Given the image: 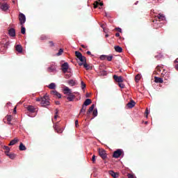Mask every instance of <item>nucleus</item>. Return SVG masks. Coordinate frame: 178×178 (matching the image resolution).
I'll return each instance as SVG.
<instances>
[{
	"label": "nucleus",
	"mask_w": 178,
	"mask_h": 178,
	"mask_svg": "<svg viewBox=\"0 0 178 178\" xmlns=\"http://www.w3.org/2000/svg\"><path fill=\"white\" fill-rule=\"evenodd\" d=\"M62 54H63V49H60L58 52L57 53V56H60V55H62Z\"/></svg>",
	"instance_id": "obj_42"
},
{
	"label": "nucleus",
	"mask_w": 178,
	"mask_h": 178,
	"mask_svg": "<svg viewBox=\"0 0 178 178\" xmlns=\"http://www.w3.org/2000/svg\"><path fill=\"white\" fill-rule=\"evenodd\" d=\"M159 56V58H162V56H162V54H159V56Z\"/></svg>",
	"instance_id": "obj_59"
},
{
	"label": "nucleus",
	"mask_w": 178,
	"mask_h": 178,
	"mask_svg": "<svg viewBox=\"0 0 178 178\" xmlns=\"http://www.w3.org/2000/svg\"><path fill=\"white\" fill-rule=\"evenodd\" d=\"M175 63H178V58H177V59L175 60Z\"/></svg>",
	"instance_id": "obj_63"
},
{
	"label": "nucleus",
	"mask_w": 178,
	"mask_h": 178,
	"mask_svg": "<svg viewBox=\"0 0 178 178\" xmlns=\"http://www.w3.org/2000/svg\"><path fill=\"white\" fill-rule=\"evenodd\" d=\"M102 74L105 75L106 74V72H105L104 70L102 71Z\"/></svg>",
	"instance_id": "obj_62"
},
{
	"label": "nucleus",
	"mask_w": 178,
	"mask_h": 178,
	"mask_svg": "<svg viewBox=\"0 0 178 178\" xmlns=\"http://www.w3.org/2000/svg\"><path fill=\"white\" fill-rule=\"evenodd\" d=\"M74 98H76V95H73V93H71L70 95H68L67 99L72 102L74 100Z\"/></svg>",
	"instance_id": "obj_24"
},
{
	"label": "nucleus",
	"mask_w": 178,
	"mask_h": 178,
	"mask_svg": "<svg viewBox=\"0 0 178 178\" xmlns=\"http://www.w3.org/2000/svg\"><path fill=\"white\" fill-rule=\"evenodd\" d=\"M115 30L118 31L119 33H122V29L120 28H116Z\"/></svg>",
	"instance_id": "obj_50"
},
{
	"label": "nucleus",
	"mask_w": 178,
	"mask_h": 178,
	"mask_svg": "<svg viewBox=\"0 0 178 178\" xmlns=\"http://www.w3.org/2000/svg\"><path fill=\"white\" fill-rule=\"evenodd\" d=\"M25 108L27 109V111H29V112H31V113H35V112H38V108L31 105H29Z\"/></svg>",
	"instance_id": "obj_8"
},
{
	"label": "nucleus",
	"mask_w": 178,
	"mask_h": 178,
	"mask_svg": "<svg viewBox=\"0 0 178 178\" xmlns=\"http://www.w3.org/2000/svg\"><path fill=\"white\" fill-rule=\"evenodd\" d=\"M99 5H100L101 6H104V3L103 2L99 3V1H95L93 3L94 9H97Z\"/></svg>",
	"instance_id": "obj_25"
},
{
	"label": "nucleus",
	"mask_w": 178,
	"mask_h": 178,
	"mask_svg": "<svg viewBox=\"0 0 178 178\" xmlns=\"http://www.w3.org/2000/svg\"><path fill=\"white\" fill-rule=\"evenodd\" d=\"M140 79H141V75L137 74V75L135 76V81H136V83H138V81H140Z\"/></svg>",
	"instance_id": "obj_37"
},
{
	"label": "nucleus",
	"mask_w": 178,
	"mask_h": 178,
	"mask_svg": "<svg viewBox=\"0 0 178 178\" xmlns=\"http://www.w3.org/2000/svg\"><path fill=\"white\" fill-rule=\"evenodd\" d=\"M94 108H95V105L92 104L89 109L88 110L87 113H86V116H90L91 112H93L94 111Z\"/></svg>",
	"instance_id": "obj_22"
},
{
	"label": "nucleus",
	"mask_w": 178,
	"mask_h": 178,
	"mask_svg": "<svg viewBox=\"0 0 178 178\" xmlns=\"http://www.w3.org/2000/svg\"><path fill=\"white\" fill-rule=\"evenodd\" d=\"M26 149H27L26 146L24 145H23V143H21L19 144V151H26Z\"/></svg>",
	"instance_id": "obj_35"
},
{
	"label": "nucleus",
	"mask_w": 178,
	"mask_h": 178,
	"mask_svg": "<svg viewBox=\"0 0 178 178\" xmlns=\"http://www.w3.org/2000/svg\"><path fill=\"white\" fill-rule=\"evenodd\" d=\"M21 33L22 34H26V28L24 25H21Z\"/></svg>",
	"instance_id": "obj_38"
},
{
	"label": "nucleus",
	"mask_w": 178,
	"mask_h": 178,
	"mask_svg": "<svg viewBox=\"0 0 178 178\" xmlns=\"http://www.w3.org/2000/svg\"><path fill=\"white\" fill-rule=\"evenodd\" d=\"M113 58V56H100V59L102 60H105V59H106L107 60H108V62H111V60H112Z\"/></svg>",
	"instance_id": "obj_14"
},
{
	"label": "nucleus",
	"mask_w": 178,
	"mask_h": 178,
	"mask_svg": "<svg viewBox=\"0 0 178 178\" xmlns=\"http://www.w3.org/2000/svg\"><path fill=\"white\" fill-rule=\"evenodd\" d=\"M127 177L128 178H134V175H133L132 174H128Z\"/></svg>",
	"instance_id": "obj_48"
},
{
	"label": "nucleus",
	"mask_w": 178,
	"mask_h": 178,
	"mask_svg": "<svg viewBox=\"0 0 178 178\" xmlns=\"http://www.w3.org/2000/svg\"><path fill=\"white\" fill-rule=\"evenodd\" d=\"M53 123H54L53 127L55 131H56V133H58L59 134H60L61 133H63V129L60 128V124H59V122H57L56 123L53 122Z\"/></svg>",
	"instance_id": "obj_2"
},
{
	"label": "nucleus",
	"mask_w": 178,
	"mask_h": 178,
	"mask_svg": "<svg viewBox=\"0 0 178 178\" xmlns=\"http://www.w3.org/2000/svg\"><path fill=\"white\" fill-rule=\"evenodd\" d=\"M63 93L65 95H70V94H72V89L69 88L67 86H65L63 89Z\"/></svg>",
	"instance_id": "obj_15"
},
{
	"label": "nucleus",
	"mask_w": 178,
	"mask_h": 178,
	"mask_svg": "<svg viewBox=\"0 0 178 178\" xmlns=\"http://www.w3.org/2000/svg\"><path fill=\"white\" fill-rule=\"evenodd\" d=\"M98 152L99 156H101V158L103 159L104 160H105L106 158H108V156H106V151H105V149H99Z\"/></svg>",
	"instance_id": "obj_7"
},
{
	"label": "nucleus",
	"mask_w": 178,
	"mask_h": 178,
	"mask_svg": "<svg viewBox=\"0 0 178 178\" xmlns=\"http://www.w3.org/2000/svg\"><path fill=\"white\" fill-rule=\"evenodd\" d=\"M60 104V102H59V101L56 102V105H59Z\"/></svg>",
	"instance_id": "obj_57"
},
{
	"label": "nucleus",
	"mask_w": 178,
	"mask_h": 178,
	"mask_svg": "<svg viewBox=\"0 0 178 178\" xmlns=\"http://www.w3.org/2000/svg\"><path fill=\"white\" fill-rule=\"evenodd\" d=\"M6 118L7 119L8 124H12V123H10V122H12V115H7Z\"/></svg>",
	"instance_id": "obj_36"
},
{
	"label": "nucleus",
	"mask_w": 178,
	"mask_h": 178,
	"mask_svg": "<svg viewBox=\"0 0 178 178\" xmlns=\"http://www.w3.org/2000/svg\"><path fill=\"white\" fill-rule=\"evenodd\" d=\"M48 88H49L50 90H55V88H56V84H55V83H51L48 86Z\"/></svg>",
	"instance_id": "obj_31"
},
{
	"label": "nucleus",
	"mask_w": 178,
	"mask_h": 178,
	"mask_svg": "<svg viewBox=\"0 0 178 178\" xmlns=\"http://www.w3.org/2000/svg\"><path fill=\"white\" fill-rule=\"evenodd\" d=\"M153 23H154V27H155V29H159V27H162V23H161V21L154 19L153 20Z\"/></svg>",
	"instance_id": "obj_10"
},
{
	"label": "nucleus",
	"mask_w": 178,
	"mask_h": 178,
	"mask_svg": "<svg viewBox=\"0 0 178 178\" xmlns=\"http://www.w3.org/2000/svg\"><path fill=\"white\" fill-rule=\"evenodd\" d=\"M175 69L177 70L178 72V64L175 65Z\"/></svg>",
	"instance_id": "obj_58"
},
{
	"label": "nucleus",
	"mask_w": 178,
	"mask_h": 178,
	"mask_svg": "<svg viewBox=\"0 0 178 178\" xmlns=\"http://www.w3.org/2000/svg\"><path fill=\"white\" fill-rule=\"evenodd\" d=\"M75 56L80 60V62H81V63H85L87 62V58L86 56H83V54H81L80 51H75Z\"/></svg>",
	"instance_id": "obj_1"
},
{
	"label": "nucleus",
	"mask_w": 178,
	"mask_h": 178,
	"mask_svg": "<svg viewBox=\"0 0 178 178\" xmlns=\"http://www.w3.org/2000/svg\"><path fill=\"white\" fill-rule=\"evenodd\" d=\"M110 176H112L113 178L119 177V172H115L113 170L108 171Z\"/></svg>",
	"instance_id": "obj_17"
},
{
	"label": "nucleus",
	"mask_w": 178,
	"mask_h": 178,
	"mask_svg": "<svg viewBox=\"0 0 178 178\" xmlns=\"http://www.w3.org/2000/svg\"><path fill=\"white\" fill-rule=\"evenodd\" d=\"M42 99V97H38V98L36 99V101L38 102H41Z\"/></svg>",
	"instance_id": "obj_49"
},
{
	"label": "nucleus",
	"mask_w": 178,
	"mask_h": 178,
	"mask_svg": "<svg viewBox=\"0 0 178 178\" xmlns=\"http://www.w3.org/2000/svg\"><path fill=\"white\" fill-rule=\"evenodd\" d=\"M101 27H102V29H103L104 31H105V24H102Z\"/></svg>",
	"instance_id": "obj_53"
},
{
	"label": "nucleus",
	"mask_w": 178,
	"mask_h": 178,
	"mask_svg": "<svg viewBox=\"0 0 178 178\" xmlns=\"http://www.w3.org/2000/svg\"><path fill=\"white\" fill-rule=\"evenodd\" d=\"M127 106H128L129 108H134L136 106V102L134 100H131L127 104Z\"/></svg>",
	"instance_id": "obj_21"
},
{
	"label": "nucleus",
	"mask_w": 178,
	"mask_h": 178,
	"mask_svg": "<svg viewBox=\"0 0 178 178\" xmlns=\"http://www.w3.org/2000/svg\"><path fill=\"white\" fill-rule=\"evenodd\" d=\"M148 114H149V113H148V108H146V110H145L146 118H148Z\"/></svg>",
	"instance_id": "obj_51"
},
{
	"label": "nucleus",
	"mask_w": 178,
	"mask_h": 178,
	"mask_svg": "<svg viewBox=\"0 0 178 178\" xmlns=\"http://www.w3.org/2000/svg\"><path fill=\"white\" fill-rule=\"evenodd\" d=\"M17 143H19V139L15 138L10 142L8 145H15Z\"/></svg>",
	"instance_id": "obj_30"
},
{
	"label": "nucleus",
	"mask_w": 178,
	"mask_h": 178,
	"mask_svg": "<svg viewBox=\"0 0 178 178\" xmlns=\"http://www.w3.org/2000/svg\"><path fill=\"white\" fill-rule=\"evenodd\" d=\"M92 115H93L94 118L98 116V110H97V109L93 110Z\"/></svg>",
	"instance_id": "obj_41"
},
{
	"label": "nucleus",
	"mask_w": 178,
	"mask_h": 178,
	"mask_svg": "<svg viewBox=\"0 0 178 178\" xmlns=\"http://www.w3.org/2000/svg\"><path fill=\"white\" fill-rule=\"evenodd\" d=\"M118 86L120 88H124V84H123V82L118 83Z\"/></svg>",
	"instance_id": "obj_43"
},
{
	"label": "nucleus",
	"mask_w": 178,
	"mask_h": 178,
	"mask_svg": "<svg viewBox=\"0 0 178 178\" xmlns=\"http://www.w3.org/2000/svg\"><path fill=\"white\" fill-rule=\"evenodd\" d=\"M122 155H123V150H122V149H118L113 152V158H115V159L120 158Z\"/></svg>",
	"instance_id": "obj_4"
},
{
	"label": "nucleus",
	"mask_w": 178,
	"mask_h": 178,
	"mask_svg": "<svg viewBox=\"0 0 178 178\" xmlns=\"http://www.w3.org/2000/svg\"><path fill=\"white\" fill-rule=\"evenodd\" d=\"M115 37H120V33H115Z\"/></svg>",
	"instance_id": "obj_54"
},
{
	"label": "nucleus",
	"mask_w": 178,
	"mask_h": 178,
	"mask_svg": "<svg viewBox=\"0 0 178 178\" xmlns=\"http://www.w3.org/2000/svg\"><path fill=\"white\" fill-rule=\"evenodd\" d=\"M3 149L6 150V152H5L6 155V154H8L9 151H10V148H9V147H8V146H4Z\"/></svg>",
	"instance_id": "obj_40"
},
{
	"label": "nucleus",
	"mask_w": 178,
	"mask_h": 178,
	"mask_svg": "<svg viewBox=\"0 0 178 178\" xmlns=\"http://www.w3.org/2000/svg\"><path fill=\"white\" fill-rule=\"evenodd\" d=\"M7 156H8L10 158V159H15V158H16V154H13V153H6Z\"/></svg>",
	"instance_id": "obj_27"
},
{
	"label": "nucleus",
	"mask_w": 178,
	"mask_h": 178,
	"mask_svg": "<svg viewBox=\"0 0 178 178\" xmlns=\"http://www.w3.org/2000/svg\"><path fill=\"white\" fill-rule=\"evenodd\" d=\"M81 88H82V90H84V88H86V85L84 83V81H81Z\"/></svg>",
	"instance_id": "obj_44"
},
{
	"label": "nucleus",
	"mask_w": 178,
	"mask_h": 178,
	"mask_svg": "<svg viewBox=\"0 0 178 178\" xmlns=\"http://www.w3.org/2000/svg\"><path fill=\"white\" fill-rule=\"evenodd\" d=\"M13 112H14V113H16V107L14 108Z\"/></svg>",
	"instance_id": "obj_64"
},
{
	"label": "nucleus",
	"mask_w": 178,
	"mask_h": 178,
	"mask_svg": "<svg viewBox=\"0 0 178 178\" xmlns=\"http://www.w3.org/2000/svg\"><path fill=\"white\" fill-rule=\"evenodd\" d=\"M56 70V66L54 65H51L50 67L47 68V72L49 73H52Z\"/></svg>",
	"instance_id": "obj_18"
},
{
	"label": "nucleus",
	"mask_w": 178,
	"mask_h": 178,
	"mask_svg": "<svg viewBox=\"0 0 178 178\" xmlns=\"http://www.w3.org/2000/svg\"><path fill=\"white\" fill-rule=\"evenodd\" d=\"M9 46V42H6V44L1 43L0 44V51L5 54L6 52V49H8V47Z\"/></svg>",
	"instance_id": "obj_6"
},
{
	"label": "nucleus",
	"mask_w": 178,
	"mask_h": 178,
	"mask_svg": "<svg viewBox=\"0 0 178 178\" xmlns=\"http://www.w3.org/2000/svg\"><path fill=\"white\" fill-rule=\"evenodd\" d=\"M40 40H41L42 41H44V40H50V38L49 35H42L40 37Z\"/></svg>",
	"instance_id": "obj_29"
},
{
	"label": "nucleus",
	"mask_w": 178,
	"mask_h": 178,
	"mask_svg": "<svg viewBox=\"0 0 178 178\" xmlns=\"http://www.w3.org/2000/svg\"><path fill=\"white\" fill-rule=\"evenodd\" d=\"M156 70H158V72H161V69H159V65L156 67Z\"/></svg>",
	"instance_id": "obj_55"
},
{
	"label": "nucleus",
	"mask_w": 178,
	"mask_h": 178,
	"mask_svg": "<svg viewBox=\"0 0 178 178\" xmlns=\"http://www.w3.org/2000/svg\"><path fill=\"white\" fill-rule=\"evenodd\" d=\"M79 66H83V67L86 70H92V66H90V65L87 64V62H86L85 63H79Z\"/></svg>",
	"instance_id": "obj_11"
},
{
	"label": "nucleus",
	"mask_w": 178,
	"mask_h": 178,
	"mask_svg": "<svg viewBox=\"0 0 178 178\" xmlns=\"http://www.w3.org/2000/svg\"><path fill=\"white\" fill-rule=\"evenodd\" d=\"M70 77H72V74H70L65 75V79H70Z\"/></svg>",
	"instance_id": "obj_46"
},
{
	"label": "nucleus",
	"mask_w": 178,
	"mask_h": 178,
	"mask_svg": "<svg viewBox=\"0 0 178 178\" xmlns=\"http://www.w3.org/2000/svg\"><path fill=\"white\" fill-rule=\"evenodd\" d=\"M81 47H82L83 48L86 49L87 48V46L84 45V44H81Z\"/></svg>",
	"instance_id": "obj_56"
},
{
	"label": "nucleus",
	"mask_w": 178,
	"mask_h": 178,
	"mask_svg": "<svg viewBox=\"0 0 178 178\" xmlns=\"http://www.w3.org/2000/svg\"><path fill=\"white\" fill-rule=\"evenodd\" d=\"M8 34L10 37H16V30L13 28L10 29L8 30Z\"/></svg>",
	"instance_id": "obj_16"
},
{
	"label": "nucleus",
	"mask_w": 178,
	"mask_h": 178,
	"mask_svg": "<svg viewBox=\"0 0 178 178\" xmlns=\"http://www.w3.org/2000/svg\"><path fill=\"white\" fill-rule=\"evenodd\" d=\"M40 104L42 106H49V105H50L49 97H48L47 95H44V97H42Z\"/></svg>",
	"instance_id": "obj_3"
},
{
	"label": "nucleus",
	"mask_w": 178,
	"mask_h": 178,
	"mask_svg": "<svg viewBox=\"0 0 178 178\" xmlns=\"http://www.w3.org/2000/svg\"><path fill=\"white\" fill-rule=\"evenodd\" d=\"M58 113H59V111L58 109L56 110V115H54V120H53V123H55V120L58 119Z\"/></svg>",
	"instance_id": "obj_39"
},
{
	"label": "nucleus",
	"mask_w": 178,
	"mask_h": 178,
	"mask_svg": "<svg viewBox=\"0 0 178 178\" xmlns=\"http://www.w3.org/2000/svg\"><path fill=\"white\" fill-rule=\"evenodd\" d=\"M87 109V106H84L83 104L82 105V108L80 110V113H83V115H85L86 113V111Z\"/></svg>",
	"instance_id": "obj_33"
},
{
	"label": "nucleus",
	"mask_w": 178,
	"mask_h": 178,
	"mask_svg": "<svg viewBox=\"0 0 178 178\" xmlns=\"http://www.w3.org/2000/svg\"><path fill=\"white\" fill-rule=\"evenodd\" d=\"M113 78L116 83H123V76H122L113 75Z\"/></svg>",
	"instance_id": "obj_12"
},
{
	"label": "nucleus",
	"mask_w": 178,
	"mask_h": 178,
	"mask_svg": "<svg viewBox=\"0 0 178 178\" xmlns=\"http://www.w3.org/2000/svg\"><path fill=\"white\" fill-rule=\"evenodd\" d=\"M68 84H69V86H71V87H73L74 86L76 85V81H74L73 79H70L68 81Z\"/></svg>",
	"instance_id": "obj_34"
},
{
	"label": "nucleus",
	"mask_w": 178,
	"mask_h": 178,
	"mask_svg": "<svg viewBox=\"0 0 178 178\" xmlns=\"http://www.w3.org/2000/svg\"><path fill=\"white\" fill-rule=\"evenodd\" d=\"M86 98H90V94L86 93Z\"/></svg>",
	"instance_id": "obj_60"
},
{
	"label": "nucleus",
	"mask_w": 178,
	"mask_h": 178,
	"mask_svg": "<svg viewBox=\"0 0 178 178\" xmlns=\"http://www.w3.org/2000/svg\"><path fill=\"white\" fill-rule=\"evenodd\" d=\"M15 50L17 52H19V54H22L23 52V47L20 44H17L15 46Z\"/></svg>",
	"instance_id": "obj_23"
},
{
	"label": "nucleus",
	"mask_w": 178,
	"mask_h": 178,
	"mask_svg": "<svg viewBox=\"0 0 178 178\" xmlns=\"http://www.w3.org/2000/svg\"><path fill=\"white\" fill-rule=\"evenodd\" d=\"M75 126L77 127L79 126V120H75Z\"/></svg>",
	"instance_id": "obj_52"
},
{
	"label": "nucleus",
	"mask_w": 178,
	"mask_h": 178,
	"mask_svg": "<svg viewBox=\"0 0 178 178\" xmlns=\"http://www.w3.org/2000/svg\"><path fill=\"white\" fill-rule=\"evenodd\" d=\"M114 49H115V51H116V52L121 53L123 51V49L120 46H115Z\"/></svg>",
	"instance_id": "obj_32"
},
{
	"label": "nucleus",
	"mask_w": 178,
	"mask_h": 178,
	"mask_svg": "<svg viewBox=\"0 0 178 178\" xmlns=\"http://www.w3.org/2000/svg\"><path fill=\"white\" fill-rule=\"evenodd\" d=\"M154 81L155 83H163V79L162 78L158 77V76H155L154 77Z\"/></svg>",
	"instance_id": "obj_26"
},
{
	"label": "nucleus",
	"mask_w": 178,
	"mask_h": 178,
	"mask_svg": "<svg viewBox=\"0 0 178 178\" xmlns=\"http://www.w3.org/2000/svg\"><path fill=\"white\" fill-rule=\"evenodd\" d=\"M51 95H54L55 97H57V98H62V95H60V93H59L56 90L51 91Z\"/></svg>",
	"instance_id": "obj_19"
},
{
	"label": "nucleus",
	"mask_w": 178,
	"mask_h": 178,
	"mask_svg": "<svg viewBox=\"0 0 178 178\" xmlns=\"http://www.w3.org/2000/svg\"><path fill=\"white\" fill-rule=\"evenodd\" d=\"M86 54L87 55H91V51H87Z\"/></svg>",
	"instance_id": "obj_61"
},
{
	"label": "nucleus",
	"mask_w": 178,
	"mask_h": 178,
	"mask_svg": "<svg viewBox=\"0 0 178 178\" xmlns=\"http://www.w3.org/2000/svg\"><path fill=\"white\" fill-rule=\"evenodd\" d=\"M0 8L3 12H6L9 9V4L8 3H2L0 4Z\"/></svg>",
	"instance_id": "obj_9"
},
{
	"label": "nucleus",
	"mask_w": 178,
	"mask_h": 178,
	"mask_svg": "<svg viewBox=\"0 0 178 178\" xmlns=\"http://www.w3.org/2000/svg\"><path fill=\"white\" fill-rule=\"evenodd\" d=\"M91 102L90 99H86L83 105L85 106H88V105H91Z\"/></svg>",
	"instance_id": "obj_28"
},
{
	"label": "nucleus",
	"mask_w": 178,
	"mask_h": 178,
	"mask_svg": "<svg viewBox=\"0 0 178 178\" xmlns=\"http://www.w3.org/2000/svg\"><path fill=\"white\" fill-rule=\"evenodd\" d=\"M156 20H159L162 22V20H165V15L163 14H159L157 16L155 17Z\"/></svg>",
	"instance_id": "obj_20"
},
{
	"label": "nucleus",
	"mask_w": 178,
	"mask_h": 178,
	"mask_svg": "<svg viewBox=\"0 0 178 178\" xmlns=\"http://www.w3.org/2000/svg\"><path fill=\"white\" fill-rule=\"evenodd\" d=\"M92 163H95V155H93L92 157Z\"/></svg>",
	"instance_id": "obj_47"
},
{
	"label": "nucleus",
	"mask_w": 178,
	"mask_h": 178,
	"mask_svg": "<svg viewBox=\"0 0 178 178\" xmlns=\"http://www.w3.org/2000/svg\"><path fill=\"white\" fill-rule=\"evenodd\" d=\"M19 24L21 26L24 25V24L26 23V15H24V14L20 13L19 14Z\"/></svg>",
	"instance_id": "obj_5"
},
{
	"label": "nucleus",
	"mask_w": 178,
	"mask_h": 178,
	"mask_svg": "<svg viewBox=\"0 0 178 178\" xmlns=\"http://www.w3.org/2000/svg\"><path fill=\"white\" fill-rule=\"evenodd\" d=\"M49 47H54L55 44L54 43V41H49Z\"/></svg>",
	"instance_id": "obj_45"
},
{
	"label": "nucleus",
	"mask_w": 178,
	"mask_h": 178,
	"mask_svg": "<svg viewBox=\"0 0 178 178\" xmlns=\"http://www.w3.org/2000/svg\"><path fill=\"white\" fill-rule=\"evenodd\" d=\"M62 71L63 73H66L69 70V64L67 63H64L62 65Z\"/></svg>",
	"instance_id": "obj_13"
}]
</instances>
